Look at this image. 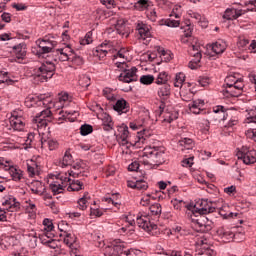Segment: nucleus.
<instances>
[{"instance_id": "nucleus-1", "label": "nucleus", "mask_w": 256, "mask_h": 256, "mask_svg": "<svg viewBox=\"0 0 256 256\" xmlns=\"http://www.w3.org/2000/svg\"><path fill=\"white\" fill-rule=\"evenodd\" d=\"M158 95L161 98V104L159 106L158 115L161 117L164 113V122L171 123L178 118L177 113L171 114L165 111V105L169 103V97L171 96V86L169 84H162L159 88Z\"/></svg>"}, {"instance_id": "nucleus-2", "label": "nucleus", "mask_w": 256, "mask_h": 256, "mask_svg": "<svg viewBox=\"0 0 256 256\" xmlns=\"http://www.w3.org/2000/svg\"><path fill=\"white\" fill-rule=\"evenodd\" d=\"M145 165H163L165 163V150L163 147L148 148L143 156Z\"/></svg>"}, {"instance_id": "nucleus-3", "label": "nucleus", "mask_w": 256, "mask_h": 256, "mask_svg": "<svg viewBox=\"0 0 256 256\" xmlns=\"http://www.w3.org/2000/svg\"><path fill=\"white\" fill-rule=\"evenodd\" d=\"M55 64L51 61H46L41 64L38 70L34 73L33 77L36 81H40V83H45V81H49L55 75Z\"/></svg>"}, {"instance_id": "nucleus-4", "label": "nucleus", "mask_w": 256, "mask_h": 256, "mask_svg": "<svg viewBox=\"0 0 256 256\" xmlns=\"http://www.w3.org/2000/svg\"><path fill=\"white\" fill-rule=\"evenodd\" d=\"M243 80L238 79L235 83H226V87L222 90L224 97H239L243 91Z\"/></svg>"}, {"instance_id": "nucleus-5", "label": "nucleus", "mask_w": 256, "mask_h": 256, "mask_svg": "<svg viewBox=\"0 0 256 256\" xmlns=\"http://www.w3.org/2000/svg\"><path fill=\"white\" fill-rule=\"evenodd\" d=\"M200 49L201 47L197 44L190 46L188 52H189V55L193 57V59L188 63L189 69H199V67H201L199 63H201V59L203 55L201 54Z\"/></svg>"}, {"instance_id": "nucleus-6", "label": "nucleus", "mask_w": 256, "mask_h": 256, "mask_svg": "<svg viewBox=\"0 0 256 256\" xmlns=\"http://www.w3.org/2000/svg\"><path fill=\"white\" fill-rule=\"evenodd\" d=\"M236 155L245 165L256 163V150H250L247 146H243Z\"/></svg>"}, {"instance_id": "nucleus-7", "label": "nucleus", "mask_w": 256, "mask_h": 256, "mask_svg": "<svg viewBox=\"0 0 256 256\" xmlns=\"http://www.w3.org/2000/svg\"><path fill=\"white\" fill-rule=\"evenodd\" d=\"M218 239L222 241V243H231L234 239H237L239 235L243 236V233H233V231L229 230V228L220 227L216 231Z\"/></svg>"}, {"instance_id": "nucleus-8", "label": "nucleus", "mask_w": 256, "mask_h": 256, "mask_svg": "<svg viewBox=\"0 0 256 256\" xmlns=\"http://www.w3.org/2000/svg\"><path fill=\"white\" fill-rule=\"evenodd\" d=\"M136 223L138 227L144 229V231H147L148 233L149 231H153V229H157V225L152 224L149 216L147 215L138 214L136 217Z\"/></svg>"}, {"instance_id": "nucleus-9", "label": "nucleus", "mask_w": 256, "mask_h": 256, "mask_svg": "<svg viewBox=\"0 0 256 256\" xmlns=\"http://www.w3.org/2000/svg\"><path fill=\"white\" fill-rule=\"evenodd\" d=\"M118 79L119 81H123V83H132L133 81H137V68L132 67L131 69H124V73L120 74Z\"/></svg>"}, {"instance_id": "nucleus-10", "label": "nucleus", "mask_w": 256, "mask_h": 256, "mask_svg": "<svg viewBox=\"0 0 256 256\" xmlns=\"http://www.w3.org/2000/svg\"><path fill=\"white\" fill-rule=\"evenodd\" d=\"M195 213H199V215H208L211 213L210 202L207 199H202L195 203L194 205Z\"/></svg>"}, {"instance_id": "nucleus-11", "label": "nucleus", "mask_w": 256, "mask_h": 256, "mask_svg": "<svg viewBox=\"0 0 256 256\" xmlns=\"http://www.w3.org/2000/svg\"><path fill=\"white\" fill-rule=\"evenodd\" d=\"M207 240L203 238H197L195 242V246L197 249H201V252H199V255L204 256H213L215 255V251L209 247H207Z\"/></svg>"}, {"instance_id": "nucleus-12", "label": "nucleus", "mask_w": 256, "mask_h": 256, "mask_svg": "<svg viewBox=\"0 0 256 256\" xmlns=\"http://www.w3.org/2000/svg\"><path fill=\"white\" fill-rule=\"evenodd\" d=\"M89 172L85 171L84 167H81V164L76 163L72 166L69 171V176L74 179H83L84 177H88Z\"/></svg>"}, {"instance_id": "nucleus-13", "label": "nucleus", "mask_w": 256, "mask_h": 256, "mask_svg": "<svg viewBox=\"0 0 256 256\" xmlns=\"http://www.w3.org/2000/svg\"><path fill=\"white\" fill-rule=\"evenodd\" d=\"M65 181H71V178L65 177L63 178H56V181L50 184V189L54 195H59V193H63L65 190Z\"/></svg>"}, {"instance_id": "nucleus-14", "label": "nucleus", "mask_w": 256, "mask_h": 256, "mask_svg": "<svg viewBox=\"0 0 256 256\" xmlns=\"http://www.w3.org/2000/svg\"><path fill=\"white\" fill-rule=\"evenodd\" d=\"M9 121L10 127H12L14 131H23V129L25 128L24 119L15 113L11 115Z\"/></svg>"}, {"instance_id": "nucleus-15", "label": "nucleus", "mask_w": 256, "mask_h": 256, "mask_svg": "<svg viewBox=\"0 0 256 256\" xmlns=\"http://www.w3.org/2000/svg\"><path fill=\"white\" fill-rule=\"evenodd\" d=\"M51 117V110L47 108L46 110H43L40 115H37L33 122L37 123L38 127H47L48 120L47 118Z\"/></svg>"}, {"instance_id": "nucleus-16", "label": "nucleus", "mask_w": 256, "mask_h": 256, "mask_svg": "<svg viewBox=\"0 0 256 256\" xmlns=\"http://www.w3.org/2000/svg\"><path fill=\"white\" fill-rule=\"evenodd\" d=\"M237 49L240 51V53H243V51H247V49H251L252 51H255L256 49V43L255 41H253L250 45H249V39L247 38H243V37H238V41H237Z\"/></svg>"}, {"instance_id": "nucleus-17", "label": "nucleus", "mask_w": 256, "mask_h": 256, "mask_svg": "<svg viewBox=\"0 0 256 256\" xmlns=\"http://www.w3.org/2000/svg\"><path fill=\"white\" fill-rule=\"evenodd\" d=\"M77 237L75 235L68 233L66 234V237L64 238V243L70 247V255L73 256V251L76 250V255H79V249H77Z\"/></svg>"}, {"instance_id": "nucleus-18", "label": "nucleus", "mask_w": 256, "mask_h": 256, "mask_svg": "<svg viewBox=\"0 0 256 256\" xmlns=\"http://www.w3.org/2000/svg\"><path fill=\"white\" fill-rule=\"evenodd\" d=\"M192 223L194 227L198 229V231H202V232L207 231V227H209L207 225V218L202 216V214H200L198 218H192Z\"/></svg>"}, {"instance_id": "nucleus-19", "label": "nucleus", "mask_w": 256, "mask_h": 256, "mask_svg": "<svg viewBox=\"0 0 256 256\" xmlns=\"http://www.w3.org/2000/svg\"><path fill=\"white\" fill-rule=\"evenodd\" d=\"M114 111H117L121 115V113H129V104L125 99H120L116 101V104L113 106Z\"/></svg>"}, {"instance_id": "nucleus-20", "label": "nucleus", "mask_w": 256, "mask_h": 256, "mask_svg": "<svg viewBox=\"0 0 256 256\" xmlns=\"http://www.w3.org/2000/svg\"><path fill=\"white\" fill-rule=\"evenodd\" d=\"M37 45L42 53H51L53 51L54 44L49 40H37Z\"/></svg>"}, {"instance_id": "nucleus-21", "label": "nucleus", "mask_w": 256, "mask_h": 256, "mask_svg": "<svg viewBox=\"0 0 256 256\" xmlns=\"http://www.w3.org/2000/svg\"><path fill=\"white\" fill-rule=\"evenodd\" d=\"M106 255L109 256H121L123 255V246L121 245H113V246H107L105 248Z\"/></svg>"}, {"instance_id": "nucleus-22", "label": "nucleus", "mask_w": 256, "mask_h": 256, "mask_svg": "<svg viewBox=\"0 0 256 256\" xmlns=\"http://www.w3.org/2000/svg\"><path fill=\"white\" fill-rule=\"evenodd\" d=\"M243 10H237L234 8H228L226 9L223 18L227 19L228 21H231V19H238V17H241Z\"/></svg>"}, {"instance_id": "nucleus-23", "label": "nucleus", "mask_w": 256, "mask_h": 256, "mask_svg": "<svg viewBox=\"0 0 256 256\" xmlns=\"http://www.w3.org/2000/svg\"><path fill=\"white\" fill-rule=\"evenodd\" d=\"M203 105H205V101L194 100L192 104L189 105L191 113H193L194 115H199V113L203 111Z\"/></svg>"}, {"instance_id": "nucleus-24", "label": "nucleus", "mask_w": 256, "mask_h": 256, "mask_svg": "<svg viewBox=\"0 0 256 256\" xmlns=\"http://www.w3.org/2000/svg\"><path fill=\"white\" fill-rule=\"evenodd\" d=\"M136 29L141 39H147L151 37V32L149 31V27H147L146 24L138 23Z\"/></svg>"}, {"instance_id": "nucleus-25", "label": "nucleus", "mask_w": 256, "mask_h": 256, "mask_svg": "<svg viewBox=\"0 0 256 256\" xmlns=\"http://www.w3.org/2000/svg\"><path fill=\"white\" fill-rule=\"evenodd\" d=\"M115 27L118 35H121L122 37H129V30H127V27L125 26V21L118 20Z\"/></svg>"}, {"instance_id": "nucleus-26", "label": "nucleus", "mask_w": 256, "mask_h": 256, "mask_svg": "<svg viewBox=\"0 0 256 256\" xmlns=\"http://www.w3.org/2000/svg\"><path fill=\"white\" fill-rule=\"evenodd\" d=\"M211 49L216 55H221V53H224L225 49H227V44L223 41H218L211 45Z\"/></svg>"}, {"instance_id": "nucleus-27", "label": "nucleus", "mask_w": 256, "mask_h": 256, "mask_svg": "<svg viewBox=\"0 0 256 256\" xmlns=\"http://www.w3.org/2000/svg\"><path fill=\"white\" fill-rule=\"evenodd\" d=\"M97 53H99V57H106L107 53H113V49L111 48V45L109 43H102L98 48L96 49Z\"/></svg>"}, {"instance_id": "nucleus-28", "label": "nucleus", "mask_w": 256, "mask_h": 256, "mask_svg": "<svg viewBox=\"0 0 256 256\" xmlns=\"http://www.w3.org/2000/svg\"><path fill=\"white\" fill-rule=\"evenodd\" d=\"M31 191L32 193H35V195H43V193H45V188H43V182L41 181L32 182Z\"/></svg>"}, {"instance_id": "nucleus-29", "label": "nucleus", "mask_w": 256, "mask_h": 256, "mask_svg": "<svg viewBox=\"0 0 256 256\" xmlns=\"http://www.w3.org/2000/svg\"><path fill=\"white\" fill-rule=\"evenodd\" d=\"M83 179L79 178L78 180H72L70 185L68 186V191H81L83 189V183L81 182Z\"/></svg>"}, {"instance_id": "nucleus-30", "label": "nucleus", "mask_w": 256, "mask_h": 256, "mask_svg": "<svg viewBox=\"0 0 256 256\" xmlns=\"http://www.w3.org/2000/svg\"><path fill=\"white\" fill-rule=\"evenodd\" d=\"M179 145L181 148V151H185V149H193L194 144L193 140L191 138H184L179 141Z\"/></svg>"}, {"instance_id": "nucleus-31", "label": "nucleus", "mask_w": 256, "mask_h": 256, "mask_svg": "<svg viewBox=\"0 0 256 256\" xmlns=\"http://www.w3.org/2000/svg\"><path fill=\"white\" fill-rule=\"evenodd\" d=\"M151 137V133L147 129H143L142 131L138 132V141L137 143H145L147 139Z\"/></svg>"}, {"instance_id": "nucleus-32", "label": "nucleus", "mask_w": 256, "mask_h": 256, "mask_svg": "<svg viewBox=\"0 0 256 256\" xmlns=\"http://www.w3.org/2000/svg\"><path fill=\"white\" fill-rule=\"evenodd\" d=\"M183 83H185V74L179 72L176 74L174 87L181 89V87H183Z\"/></svg>"}, {"instance_id": "nucleus-33", "label": "nucleus", "mask_w": 256, "mask_h": 256, "mask_svg": "<svg viewBox=\"0 0 256 256\" xmlns=\"http://www.w3.org/2000/svg\"><path fill=\"white\" fill-rule=\"evenodd\" d=\"M55 55H58L59 61H69V55L67 50L60 48L54 52Z\"/></svg>"}, {"instance_id": "nucleus-34", "label": "nucleus", "mask_w": 256, "mask_h": 256, "mask_svg": "<svg viewBox=\"0 0 256 256\" xmlns=\"http://www.w3.org/2000/svg\"><path fill=\"white\" fill-rule=\"evenodd\" d=\"M45 143H47L50 151H55V149H58V147H59V142H57V140H53V139H49L48 141L41 140L42 147H43V145H45Z\"/></svg>"}, {"instance_id": "nucleus-35", "label": "nucleus", "mask_w": 256, "mask_h": 256, "mask_svg": "<svg viewBox=\"0 0 256 256\" xmlns=\"http://www.w3.org/2000/svg\"><path fill=\"white\" fill-rule=\"evenodd\" d=\"M16 199L13 198V200L11 201V199L9 200H6L3 205H10L9 207V210L8 211H11V213H13L14 211H17L19 209V202H15Z\"/></svg>"}, {"instance_id": "nucleus-36", "label": "nucleus", "mask_w": 256, "mask_h": 256, "mask_svg": "<svg viewBox=\"0 0 256 256\" xmlns=\"http://www.w3.org/2000/svg\"><path fill=\"white\" fill-rule=\"evenodd\" d=\"M10 175L14 181H21V177H23L21 170H17L15 167H10Z\"/></svg>"}, {"instance_id": "nucleus-37", "label": "nucleus", "mask_w": 256, "mask_h": 256, "mask_svg": "<svg viewBox=\"0 0 256 256\" xmlns=\"http://www.w3.org/2000/svg\"><path fill=\"white\" fill-rule=\"evenodd\" d=\"M210 203V213H215L218 209H221L223 207V200L220 199L218 201H209Z\"/></svg>"}, {"instance_id": "nucleus-38", "label": "nucleus", "mask_w": 256, "mask_h": 256, "mask_svg": "<svg viewBox=\"0 0 256 256\" xmlns=\"http://www.w3.org/2000/svg\"><path fill=\"white\" fill-rule=\"evenodd\" d=\"M102 121H103L104 127H106L105 128L106 131H109V129H113V120L111 119L109 114H104Z\"/></svg>"}, {"instance_id": "nucleus-39", "label": "nucleus", "mask_w": 256, "mask_h": 256, "mask_svg": "<svg viewBox=\"0 0 256 256\" xmlns=\"http://www.w3.org/2000/svg\"><path fill=\"white\" fill-rule=\"evenodd\" d=\"M227 209H229V206L222 204V206L220 207V209L217 210V212L219 213V215L224 217V219H227L229 217H233V212L227 213L226 212Z\"/></svg>"}, {"instance_id": "nucleus-40", "label": "nucleus", "mask_w": 256, "mask_h": 256, "mask_svg": "<svg viewBox=\"0 0 256 256\" xmlns=\"http://www.w3.org/2000/svg\"><path fill=\"white\" fill-rule=\"evenodd\" d=\"M168 79L169 78H168L167 72H160L156 79V83L157 85H167Z\"/></svg>"}, {"instance_id": "nucleus-41", "label": "nucleus", "mask_w": 256, "mask_h": 256, "mask_svg": "<svg viewBox=\"0 0 256 256\" xmlns=\"http://www.w3.org/2000/svg\"><path fill=\"white\" fill-rule=\"evenodd\" d=\"M135 9H138V11H143V9H148L149 7V0H138L135 5Z\"/></svg>"}, {"instance_id": "nucleus-42", "label": "nucleus", "mask_w": 256, "mask_h": 256, "mask_svg": "<svg viewBox=\"0 0 256 256\" xmlns=\"http://www.w3.org/2000/svg\"><path fill=\"white\" fill-rule=\"evenodd\" d=\"M91 133H93V126L89 124H84L80 127V135H83L85 137L86 135H89Z\"/></svg>"}, {"instance_id": "nucleus-43", "label": "nucleus", "mask_w": 256, "mask_h": 256, "mask_svg": "<svg viewBox=\"0 0 256 256\" xmlns=\"http://www.w3.org/2000/svg\"><path fill=\"white\" fill-rule=\"evenodd\" d=\"M136 189L138 191H147V189H149V185L143 179L136 180Z\"/></svg>"}, {"instance_id": "nucleus-44", "label": "nucleus", "mask_w": 256, "mask_h": 256, "mask_svg": "<svg viewBox=\"0 0 256 256\" xmlns=\"http://www.w3.org/2000/svg\"><path fill=\"white\" fill-rule=\"evenodd\" d=\"M90 43H93V33L92 32L86 33L85 37L80 40V45H90Z\"/></svg>"}, {"instance_id": "nucleus-45", "label": "nucleus", "mask_w": 256, "mask_h": 256, "mask_svg": "<svg viewBox=\"0 0 256 256\" xmlns=\"http://www.w3.org/2000/svg\"><path fill=\"white\" fill-rule=\"evenodd\" d=\"M13 49L16 53L17 59H23V57H25V51H23V46H21V44L13 46Z\"/></svg>"}, {"instance_id": "nucleus-46", "label": "nucleus", "mask_w": 256, "mask_h": 256, "mask_svg": "<svg viewBox=\"0 0 256 256\" xmlns=\"http://www.w3.org/2000/svg\"><path fill=\"white\" fill-rule=\"evenodd\" d=\"M153 81H155V77H153L151 75H143L140 78V83H142V85H151V83H153Z\"/></svg>"}, {"instance_id": "nucleus-47", "label": "nucleus", "mask_w": 256, "mask_h": 256, "mask_svg": "<svg viewBox=\"0 0 256 256\" xmlns=\"http://www.w3.org/2000/svg\"><path fill=\"white\" fill-rule=\"evenodd\" d=\"M72 159L73 156H71V153L65 152L61 162L62 167H67L71 163Z\"/></svg>"}, {"instance_id": "nucleus-48", "label": "nucleus", "mask_w": 256, "mask_h": 256, "mask_svg": "<svg viewBox=\"0 0 256 256\" xmlns=\"http://www.w3.org/2000/svg\"><path fill=\"white\" fill-rule=\"evenodd\" d=\"M27 171L29 173L30 177H35V175H37V173H39V168H37V164L33 163V165H28L27 166Z\"/></svg>"}, {"instance_id": "nucleus-49", "label": "nucleus", "mask_w": 256, "mask_h": 256, "mask_svg": "<svg viewBox=\"0 0 256 256\" xmlns=\"http://www.w3.org/2000/svg\"><path fill=\"white\" fill-rule=\"evenodd\" d=\"M118 143L121 147H125L126 149H131V147H133V144L129 142L127 138L118 137Z\"/></svg>"}, {"instance_id": "nucleus-50", "label": "nucleus", "mask_w": 256, "mask_h": 256, "mask_svg": "<svg viewBox=\"0 0 256 256\" xmlns=\"http://www.w3.org/2000/svg\"><path fill=\"white\" fill-rule=\"evenodd\" d=\"M150 212L152 215H161V204L156 203L150 206Z\"/></svg>"}, {"instance_id": "nucleus-51", "label": "nucleus", "mask_w": 256, "mask_h": 256, "mask_svg": "<svg viewBox=\"0 0 256 256\" xmlns=\"http://www.w3.org/2000/svg\"><path fill=\"white\" fill-rule=\"evenodd\" d=\"M78 207L81 211H85L87 209V197L83 196L78 200Z\"/></svg>"}, {"instance_id": "nucleus-52", "label": "nucleus", "mask_w": 256, "mask_h": 256, "mask_svg": "<svg viewBox=\"0 0 256 256\" xmlns=\"http://www.w3.org/2000/svg\"><path fill=\"white\" fill-rule=\"evenodd\" d=\"M43 225L45 226L44 231H53V222L48 218L43 220Z\"/></svg>"}, {"instance_id": "nucleus-53", "label": "nucleus", "mask_w": 256, "mask_h": 256, "mask_svg": "<svg viewBox=\"0 0 256 256\" xmlns=\"http://www.w3.org/2000/svg\"><path fill=\"white\" fill-rule=\"evenodd\" d=\"M120 133H121V135L118 136V137H120V138H122V139H127V138L129 137V127H127V126H122V127L120 128Z\"/></svg>"}, {"instance_id": "nucleus-54", "label": "nucleus", "mask_w": 256, "mask_h": 256, "mask_svg": "<svg viewBox=\"0 0 256 256\" xmlns=\"http://www.w3.org/2000/svg\"><path fill=\"white\" fill-rule=\"evenodd\" d=\"M158 52L160 53L161 57H164V61H171V55L165 51L163 48H159Z\"/></svg>"}, {"instance_id": "nucleus-55", "label": "nucleus", "mask_w": 256, "mask_h": 256, "mask_svg": "<svg viewBox=\"0 0 256 256\" xmlns=\"http://www.w3.org/2000/svg\"><path fill=\"white\" fill-rule=\"evenodd\" d=\"M102 5H105L107 9H113L115 7V0H100Z\"/></svg>"}, {"instance_id": "nucleus-56", "label": "nucleus", "mask_w": 256, "mask_h": 256, "mask_svg": "<svg viewBox=\"0 0 256 256\" xmlns=\"http://www.w3.org/2000/svg\"><path fill=\"white\" fill-rule=\"evenodd\" d=\"M165 24L167 27H179L180 22H179V20L168 19L165 21Z\"/></svg>"}, {"instance_id": "nucleus-57", "label": "nucleus", "mask_w": 256, "mask_h": 256, "mask_svg": "<svg viewBox=\"0 0 256 256\" xmlns=\"http://www.w3.org/2000/svg\"><path fill=\"white\" fill-rule=\"evenodd\" d=\"M224 193L227 195H233L237 193V187L235 185H232L230 187L224 188Z\"/></svg>"}, {"instance_id": "nucleus-58", "label": "nucleus", "mask_w": 256, "mask_h": 256, "mask_svg": "<svg viewBox=\"0 0 256 256\" xmlns=\"http://www.w3.org/2000/svg\"><path fill=\"white\" fill-rule=\"evenodd\" d=\"M45 238H47L48 241L49 239H51V231L44 230V233L40 236V240L42 241V243H45L47 241Z\"/></svg>"}, {"instance_id": "nucleus-59", "label": "nucleus", "mask_w": 256, "mask_h": 256, "mask_svg": "<svg viewBox=\"0 0 256 256\" xmlns=\"http://www.w3.org/2000/svg\"><path fill=\"white\" fill-rule=\"evenodd\" d=\"M151 203V195H147L145 197H143L140 201V205H142L143 207H147V205H149Z\"/></svg>"}, {"instance_id": "nucleus-60", "label": "nucleus", "mask_w": 256, "mask_h": 256, "mask_svg": "<svg viewBox=\"0 0 256 256\" xmlns=\"http://www.w3.org/2000/svg\"><path fill=\"white\" fill-rule=\"evenodd\" d=\"M139 162L134 161L128 166V171H139Z\"/></svg>"}, {"instance_id": "nucleus-61", "label": "nucleus", "mask_w": 256, "mask_h": 256, "mask_svg": "<svg viewBox=\"0 0 256 256\" xmlns=\"http://www.w3.org/2000/svg\"><path fill=\"white\" fill-rule=\"evenodd\" d=\"M127 256H146L145 252H142L141 250H131L127 254Z\"/></svg>"}, {"instance_id": "nucleus-62", "label": "nucleus", "mask_w": 256, "mask_h": 256, "mask_svg": "<svg viewBox=\"0 0 256 256\" xmlns=\"http://www.w3.org/2000/svg\"><path fill=\"white\" fill-rule=\"evenodd\" d=\"M193 166V157L184 159L182 161V167H192Z\"/></svg>"}, {"instance_id": "nucleus-63", "label": "nucleus", "mask_w": 256, "mask_h": 256, "mask_svg": "<svg viewBox=\"0 0 256 256\" xmlns=\"http://www.w3.org/2000/svg\"><path fill=\"white\" fill-rule=\"evenodd\" d=\"M147 17L150 21H157V12L155 10H151L147 12Z\"/></svg>"}, {"instance_id": "nucleus-64", "label": "nucleus", "mask_w": 256, "mask_h": 256, "mask_svg": "<svg viewBox=\"0 0 256 256\" xmlns=\"http://www.w3.org/2000/svg\"><path fill=\"white\" fill-rule=\"evenodd\" d=\"M90 215H94L95 217H101L103 215V212L98 208H91Z\"/></svg>"}]
</instances>
